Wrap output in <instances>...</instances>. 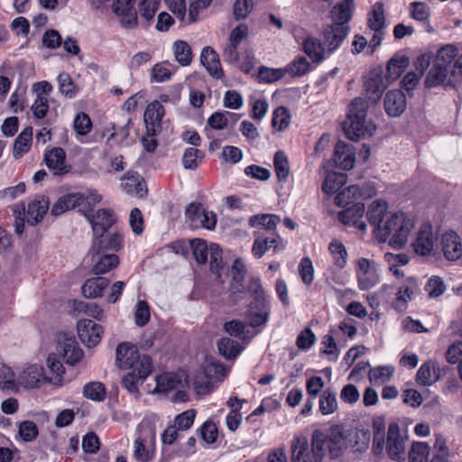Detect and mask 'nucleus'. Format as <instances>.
Masks as SVG:
<instances>
[{
	"label": "nucleus",
	"mask_w": 462,
	"mask_h": 462,
	"mask_svg": "<svg viewBox=\"0 0 462 462\" xmlns=\"http://www.w3.org/2000/svg\"><path fill=\"white\" fill-rule=\"evenodd\" d=\"M382 94V88H366L365 97H357L351 102L343 123V130L348 139L358 141L374 134L376 126L366 118V112L369 105L376 103Z\"/></svg>",
	"instance_id": "nucleus-1"
},
{
	"label": "nucleus",
	"mask_w": 462,
	"mask_h": 462,
	"mask_svg": "<svg viewBox=\"0 0 462 462\" xmlns=\"http://www.w3.org/2000/svg\"><path fill=\"white\" fill-rule=\"evenodd\" d=\"M413 228L414 220L411 217L403 212H393L386 215L376 235L380 242L389 241L392 246L402 248Z\"/></svg>",
	"instance_id": "nucleus-2"
},
{
	"label": "nucleus",
	"mask_w": 462,
	"mask_h": 462,
	"mask_svg": "<svg viewBox=\"0 0 462 462\" xmlns=\"http://www.w3.org/2000/svg\"><path fill=\"white\" fill-rule=\"evenodd\" d=\"M326 438L323 432L316 430L312 435L311 449L306 437H297L291 444V462H321L324 456Z\"/></svg>",
	"instance_id": "nucleus-3"
},
{
	"label": "nucleus",
	"mask_w": 462,
	"mask_h": 462,
	"mask_svg": "<svg viewBox=\"0 0 462 462\" xmlns=\"http://www.w3.org/2000/svg\"><path fill=\"white\" fill-rule=\"evenodd\" d=\"M356 274L361 291L370 290L380 282L379 265L373 259L359 258L356 262Z\"/></svg>",
	"instance_id": "nucleus-4"
},
{
	"label": "nucleus",
	"mask_w": 462,
	"mask_h": 462,
	"mask_svg": "<svg viewBox=\"0 0 462 462\" xmlns=\"http://www.w3.org/2000/svg\"><path fill=\"white\" fill-rule=\"evenodd\" d=\"M406 440V431L402 433L399 425L396 422H392L388 427L386 441V451L392 460L404 459Z\"/></svg>",
	"instance_id": "nucleus-5"
},
{
	"label": "nucleus",
	"mask_w": 462,
	"mask_h": 462,
	"mask_svg": "<svg viewBox=\"0 0 462 462\" xmlns=\"http://www.w3.org/2000/svg\"><path fill=\"white\" fill-rule=\"evenodd\" d=\"M56 349L63 360L70 365L79 363L84 355L76 338L68 333H60L57 336Z\"/></svg>",
	"instance_id": "nucleus-6"
},
{
	"label": "nucleus",
	"mask_w": 462,
	"mask_h": 462,
	"mask_svg": "<svg viewBox=\"0 0 462 462\" xmlns=\"http://www.w3.org/2000/svg\"><path fill=\"white\" fill-rule=\"evenodd\" d=\"M411 245L415 254L420 256H429L434 252L437 247V236L430 223L421 224Z\"/></svg>",
	"instance_id": "nucleus-7"
},
{
	"label": "nucleus",
	"mask_w": 462,
	"mask_h": 462,
	"mask_svg": "<svg viewBox=\"0 0 462 462\" xmlns=\"http://www.w3.org/2000/svg\"><path fill=\"white\" fill-rule=\"evenodd\" d=\"M152 372V359L144 356L139 363V366L125 374L122 379L123 386L131 393L138 392L137 384L143 383Z\"/></svg>",
	"instance_id": "nucleus-8"
},
{
	"label": "nucleus",
	"mask_w": 462,
	"mask_h": 462,
	"mask_svg": "<svg viewBox=\"0 0 462 462\" xmlns=\"http://www.w3.org/2000/svg\"><path fill=\"white\" fill-rule=\"evenodd\" d=\"M135 0H115L112 10L120 18L121 25L126 30L138 26L137 12L134 8Z\"/></svg>",
	"instance_id": "nucleus-9"
},
{
	"label": "nucleus",
	"mask_w": 462,
	"mask_h": 462,
	"mask_svg": "<svg viewBox=\"0 0 462 462\" xmlns=\"http://www.w3.org/2000/svg\"><path fill=\"white\" fill-rule=\"evenodd\" d=\"M349 32L348 25H341L340 23H334L328 25L324 28L322 33L323 44L328 53L337 50Z\"/></svg>",
	"instance_id": "nucleus-10"
},
{
	"label": "nucleus",
	"mask_w": 462,
	"mask_h": 462,
	"mask_svg": "<svg viewBox=\"0 0 462 462\" xmlns=\"http://www.w3.org/2000/svg\"><path fill=\"white\" fill-rule=\"evenodd\" d=\"M440 246L444 257L448 261L462 258V239L454 231H447L440 236Z\"/></svg>",
	"instance_id": "nucleus-11"
},
{
	"label": "nucleus",
	"mask_w": 462,
	"mask_h": 462,
	"mask_svg": "<svg viewBox=\"0 0 462 462\" xmlns=\"http://www.w3.org/2000/svg\"><path fill=\"white\" fill-rule=\"evenodd\" d=\"M77 328L80 340L88 347L95 346L100 342L103 334L102 326L91 319H82L78 322Z\"/></svg>",
	"instance_id": "nucleus-12"
},
{
	"label": "nucleus",
	"mask_w": 462,
	"mask_h": 462,
	"mask_svg": "<svg viewBox=\"0 0 462 462\" xmlns=\"http://www.w3.org/2000/svg\"><path fill=\"white\" fill-rule=\"evenodd\" d=\"M145 355H140L138 350L127 344L121 343L116 347V364L121 369L132 368V370L139 366Z\"/></svg>",
	"instance_id": "nucleus-13"
},
{
	"label": "nucleus",
	"mask_w": 462,
	"mask_h": 462,
	"mask_svg": "<svg viewBox=\"0 0 462 462\" xmlns=\"http://www.w3.org/2000/svg\"><path fill=\"white\" fill-rule=\"evenodd\" d=\"M164 116L162 105L155 100L150 103L143 115L146 131L152 135H157L162 131V119Z\"/></svg>",
	"instance_id": "nucleus-14"
},
{
	"label": "nucleus",
	"mask_w": 462,
	"mask_h": 462,
	"mask_svg": "<svg viewBox=\"0 0 462 462\" xmlns=\"http://www.w3.org/2000/svg\"><path fill=\"white\" fill-rule=\"evenodd\" d=\"M123 238L117 234H99L95 236L89 253H115L121 249Z\"/></svg>",
	"instance_id": "nucleus-15"
},
{
	"label": "nucleus",
	"mask_w": 462,
	"mask_h": 462,
	"mask_svg": "<svg viewBox=\"0 0 462 462\" xmlns=\"http://www.w3.org/2000/svg\"><path fill=\"white\" fill-rule=\"evenodd\" d=\"M254 300L251 302L250 326L257 327L264 324L269 316V305L265 292L253 295Z\"/></svg>",
	"instance_id": "nucleus-16"
},
{
	"label": "nucleus",
	"mask_w": 462,
	"mask_h": 462,
	"mask_svg": "<svg viewBox=\"0 0 462 462\" xmlns=\"http://www.w3.org/2000/svg\"><path fill=\"white\" fill-rule=\"evenodd\" d=\"M384 109L390 116H399L406 109L407 97L402 88H393L384 97Z\"/></svg>",
	"instance_id": "nucleus-17"
},
{
	"label": "nucleus",
	"mask_w": 462,
	"mask_h": 462,
	"mask_svg": "<svg viewBox=\"0 0 462 462\" xmlns=\"http://www.w3.org/2000/svg\"><path fill=\"white\" fill-rule=\"evenodd\" d=\"M333 160L337 167L344 171L351 170L356 162V155L352 145L338 141L335 145Z\"/></svg>",
	"instance_id": "nucleus-18"
},
{
	"label": "nucleus",
	"mask_w": 462,
	"mask_h": 462,
	"mask_svg": "<svg viewBox=\"0 0 462 462\" xmlns=\"http://www.w3.org/2000/svg\"><path fill=\"white\" fill-rule=\"evenodd\" d=\"M94 262L92 271L95 274H104L119 265V257L115 253H89Z\"/></svg>",
	"instance_id": "nucleus-19"
},
{
	"label": "nucleus",
	"mask_w": 462,
	"mask_h": 462,
	"mask_svg": "<svg viewBox=\"0 0 462 462\" xmlns=\"http://www.w3.org/2000/svg\"><path fill=\"white\" fill-rule=\"evenodd\" d=\"M365 210L364 203L356 202L352 207L340 211L337 217L344 225L355 226L361 230H365L366 225L362 221Z\"/></svg>",
	"instance_id": "nucleus-20"
},
{
	"label": "nucleus",
	"mask_w": 462,
	"mask_h": 462,
	"mask_svg": "<svg viewBox=\"0 0 462 462\" xmlns=\"http://www.w3.org/2000/svg\"><path fill=\"white\" fill-rule=\"evenodd\" d=\"M87 217L92 225L95 236L106 233L116 221L113 212L106 208L98 209L95 215H88Z\"/></svg>",
	"instance_id": "nucleus-21"
},
{
	"label": "nucleus",
	"mask_w": 462,
	"mask_h": 462,
	"mask_svg": "<svg viewBox=\"0 0 462 462\" xmlns=\"http://www.w3.org/2000/svg\"><path fill=\"white\" fill-rule=\"evenodd\" d=\"M50 201L46 197L38 196L28 204L26 221L31 225L39 223L47 213Z\"/></svg>",
	"instance_id": "nucleus-22"
},
{
	"label": "nucleus",
	"mask_w": 462,
	"mask_h": 462,
	"mask_svg": "<svg viewBox=\"0 0 462 462\" xmlns=\"http://www.w3.org/2000/svg\"><path fill=\"white\" fill-rule=\"evenodd\" d=\"M84 200V194L81 193H70L64 195L53 204L51 213L53 216H60L67 210L81 207Z\"/></svg>",
	"instance_id": "nucleus-23"
},
{
	"label": "nucleus",
	"mask_w": 462,
	"mask_h": 462,
	"mask_svg": "<svg viewBox=\"0 0 462 462\" xmlns=\"http://www.w3.org/2000/svg\"><path fill=\"white\" fill-rule=\"evenodd\" d=\"M43 380H45L43 368L37 365L26 367L17 379L18 383L25 388L39 387Z\"/></svg>",
	"instance_id": "nucleus-24"
},
{
	"label": "nucleus",
	"mask_w": 462,
	"mask_h": 462,
	"mask_svg": "<svg viewBox=\"0 0 462 462\" xmlns=\"http://www.w3.org/2000/svg\"><path fill=\"white\" fill-rule=\"evenodd\" d=\"M200 62L211 76L217 79L222 76L223 71L218 54L213 48L207 46L202 49Z\"/></svg>",
	"instance_id": "nucleus-25"
},
{
	"label": "nucleus",
	"mask_w": 462,
	"mask_h": 462,
	"mask_svg": "<svg viewBox=\"0 0 462 462\" xmlns=\"http://www.w3.org/2000/svg\"><path fill=\"white\" fill-rule=\"evenodd\" d=\"M410 60L405 55H394L387 63L385 80L387 85L393 84L400 78L409 66Z\"/></svg>",
	"instance_id": "nucleus-26"
},
{
	"label": "nucleus",
	"mask_w": 462,
	"mask_h": 462,
	"mask_svg": "<svg viewBox=\"0 0 462 462\" xmlns=\"http://www.w3.org/2000/svg\"><path fill=\"white\" fill-rule=\"evenodd\" d=\"M121 187L127 194L143 198L146 195L147 190L143 188V184L137 172L129 171L122 178Z\"/></svg>",
	"instance_id": "nucleus-27"
},
{
	"label": "nucleus",
	"mask_w": 462,
	"mask_h": 462,
	"mask_svg": "<svg viewBox=\"0 0 462 462\" xmlns=\"http://www.w3.org/2000/svg\"><path fill=\"white\" fill-rule=\"evenodd\" d=\"M108 284L109 281L105 277L89 278L81 287L82 294L88 299L100 298L103 296V291Z\"/></svg>",
	"instance_id": "nucleus-28"
},
{
	"label": "nucleus",
	"mask_w": 462,
	"mask_h": 462,
	"mask_svg": "<svg viewBox=\"0 0 462 462\" xmlns=\"http://www.w3.org/2000/svg\"><path fill=\"white\" fill-rule=\"evenodd\" d=\"M388 205L383 200H374L371 203L367 210V219L369 223L375 226L376 233L380 230V225L385 220Z\"/></svg>",
	"instance_id": "nucleus-29"
},
{
	"label": "nucleus",
	"mask_w": 462,
	"mask_h": 462,
	"mask_svg": "<svg viewBox=\"0 0 462 462\" xmlns=\"http://www.w3.org/2000/svg\"><path fill=\"white\" fill-rule=\"evenodd\" d=\"M232 282L230 291L233 294H240L245 292V287L244 284L246 268L244 263L240 259H236L232 266Z\"/></svg>",
	"instance_id": "nucleus-30"
},
{
	"label": "nucleus",
	"mask_w": 462,
	"mask_h": 462,
	"mask_svg": "<svg viewBox=\"0 0 462 462\" xmlns=\"http://www.w3.org/2000/svg\"><path fill=\"white\" fill-rule=\"evenodd\" d=\"M32 127H25L15 138L14 143L13 155L15 159L21 158L27 153L32 146Z\"/></svg>",
	"instance_id": "nucleus-31"
},
{
	"label": "nucleus",
	"mask_w": 462,
	"mask_h": 462,
	"mask_svg": "<svg viewBox=\"0 0 462 462\" xmlns=\"http://www.w3.org/2000/svg\"><path fill=\"white\" fill-rule=\"evenodd\" d=\"M44 161L47 167L53 171L54 174L64 173L65 169V152L62 148H53L48 151L44 155Z\"/></svg>",
	"instance_id": "nucleus-32"
},
{
	"label": "nucleus",
	"mask_w": 462,
	"mask_h": 462,
	"mask_svg": "<svg viewBox=\"0 0 462 462\" xmlns=\"http://www.w3.org/2000/svg\"><path fill=\"white\" fill-rule=\"evenodd\" d=\"M182 386L181 377L173 373H164L156 377L157 393H166L171 390H178Z\"/></svg>",
	"instance_id": "nucleus-33"
},
{
	"label": "nucleus",
	"mask_w": 462,
	"mask_h": 462,
	"mask_svg": "<svg viewBox=\"0 0 462 462\" xmlns=\"http://www.w3.org/2000/svg\"><path fill=\"white\" fill-rule=\"evenodd\" d=\"M440 378L439 368L430 362L424 363L417 372L418 383L427 386L431 385Z\"/></svg>",
	"instance_id": "nucleus-34"
},
{
	"label": "nucleus",
	"mask_w": 462,
	"mask_h": 462,
	"mask_svg": "<svg viewBox=\"0 0 462 462\" xmlns=\"http://www.w3.org/2000/svg\"><path fill=\"white\" fill-rule=\"evenodd\" d=\"M323 436L326 438L324 443V451L328 449L331 457H338L344 440V436L341 430L338 427H336L331 430L329 434L323 433Z\"/></svg>",
	"instance_id": "nucleus-35"
},
{
	"label": "nucleus",
	"mask_w": 462,
	"mask_h": 462,
	"mask_svg": "<svg viewBox=\"0 0 462 462\" xmlns=\"http://www.w3.org/2000/svg\"><path fill=\"white\" fill-rule=\"evenodd\" d=\"M279 239V236H257L253 245V254L257 258H261L271 248H273V251H276L278 248Z\"/></svg>",
	"instance_id": "nucleus-36"
},
{
	"label": "nucleus",
	"mask_w": 462,
	"mask_h": 462,
	"mask_svg": "<svg viewBox=\"0 0 462 462\" xmlns=\"http://www.w3.org/2000/svg\"><path fill=\"white\" fill-rule=\"evenodd\" d=\"M172 51L175 60L181 66H188L192 60V50L189 44L181 40L174 42Z\"/></svg>",
	"instance_id": "nucleus-37"
},
{
	"label": "nucleus",
	"mask_w": 462,
	"mask_h": 462,
	"mask_svg": "<svg viewBox=\"0 0 462 462\" xmlns=\"http://www.w3.org/2000/svg\"><path fill=\"white\" fill-rule=\"evenodd\" d=\"M368 26L373 31H383L385 27V15L383 4L376 2L368 14Z\"/></svg>",
	"instance_id": "nucleus-38"
},
{
	"label": "nucleus",
	"mask_w": 462,
	"mask_h": 462,
	"mask_svg": "<svg viewBox=\"0 0 462 462\" xmlns=\"http://www.w3.org/2000/svg\"><path fill=\"white\" fill-rule=\"evenodd\" d=\"M285 77L286 70H284L283 68L273 69L266 66H261L256 75L258 83L260 84H273Z\"/></svg>",
	"instance_id": "nucleus-39"
},
{
	"label": "nucleus",
	"mask_w": 462,
	"mask_h": 462,
	"mask_svg": "<svg viewBox=\"0 0 462 462\" xmlns=\"http://www.w3.org/2000/svg\"><path fill=\"white\" fill-rule=\"evenodd\" d=\"M360 187L358 185H351L338 191L335 197V203L339 207H346L353 203L358 197H362Z\"/></svg>",
	"instance_id": "nucleus-40"
},
{
	"label": "nucleus",
	"mask_w": 462,
	"mask_h": 462,
	"mask_svg": "<svg viewBox=\"0 0 462 462\" xmlns=\"http://www.w3.org/2000/svg\"><path fill=\"white\" fill-rule=\"evenodd\" d=\"M36 99L32 106V110L35 117L43 118L47 115L49 106L47 97L51 88H35Z\"/></svg>",
	"instance_id": "nucleus-41"
},
{
	"label": "nucleus",
	"mask_w": 462,
	"mask_h": 462,
	"mask_svg": "<svg viewBox=\"0 0 462 462\" xmlns=\"http://www.w3.org/2000/svg\"><path fill=\"white\" fill-rule=\"evenodd\" d=\"M326 47L323 42L314 37H308L304 42V51L313 60L319 61L325 58Z\"/></svg>",
	"instance_id": "nucleus-42"
},
{
	"label": "nucleus",
	"mask_w": 462,
	"mask_h": 462,
	"mask_svg": "<svg viewBox=\"0 0 462 462\" xmlns=\"http://www.w3.org/2000/svg\"><path fill=\"white\" fill-rule=\"evenodd\" d=\"M346 182V175L341 172L331 171L326 176L322 189L327 194H333L338 191Z\"/></svg>",
	"instance_id": "nucleus-43"
},
{
	"label": "nucleus",
	"mask_w": 462,
	"mask_h": 462,
	"mask_svg": "<svg viewBox=\"0 0 462 462\" xmlns=\"http://www.w3.org/2000/svg\"><path fill=\"white\" fill-rule=\"evenodd\" d=\"M374 439L373 452L374 455H382L385 444V426L383 420H375L373 423Z\"/></svg>",
	"instance_id": "nucleus-44"
},
{
	"label": "nucleus",
	"mask_w": 462,
	"mask_h": 462,
	"mask_svg": "<svg viewBox=\"0 0 462 462\" xmlns=\"http://www.w3.org/2000/svg\"><path fill=\"white\" fill-rule=\"evenodd\" d=\"M217 348L219 353L226 359L236 357L242 350L239 343L229 337L219 339L217 341Z\"/></svg>",
	"instance_id": "nucleus-45"
},
{
	"label": "nucleus",
	"mask_w": 462,
	"mask_h": 462,
	"mask_svg": "<svg viewBox=\"0 0 462 462\" xmlns=\"http://www.w3.org/2000/svg\"><path fill=\"white\" fill-rule=\"evenodd\" d=\"M190 248L192 249L193 256L196 262L199 264H204L208 261L209 254V246L203 239L195 238L189 241Z\"/></svg>",
	"instance_id": "nucleus-46"
},
{
	"label": "nucleus",
	"mask_w": 462,
	"mask_h": 462,
	"mask_svg": "<svg viewBox=\"0 0 462 462\" xmlns=\"http://www.w3.org/2000/svg\"><path fill=\"white\" fill-rule=\"evenodd\" d=\"M273 164L278 180L285 181L290 174V166L288 158L282 151L275 152Z\"/></svg>",
	"instance_id": "nucleus-47"
},
{
	"label": "nucleus",
	"mask_w": 462,
	"mask_h": 462,
	"mask_svg": "<svg viewBox=\"0 0 462 462\" xmlns=\"http://www.w3.org/2000/svg\"><path fill=\"white\" fill-rule=\"evenodd\" d=\"M280 217L273 214H262L255 215L250 217L249 224L252 227L263 226L267 230H273L276 228Z\"/></svg>",
	"instance_id": "nucleus-48"
},
{
	"label": "nucleus",
	"mask_w": 462,
	"mask_h": 462,
	"mask_svg": "<svg viewBox=\"0 0 462 462\" xmlns=\"http://www.w3.org/2000/svg\"><path fill=\"white\" fill-rule=\"evenodd\" d=\"M83 395L85 398L92 401H103L106 395V387L100 382L88 383L83 387Z\"/></svg>",
	"instance_id": "nucleus-49"
},
{
	"label": "nucleus",
	"mask_w": 462,
	"mask_h": 462,
	"mask_svg": "<svg viewBox=\"0 0 462 462\" xmlns=\"http://www.w3.org/2000/svg\"><path fill=\"white\" fill-rule=\"evenodd\" d=\"M351 15L350 5L347 1L337 4L331 10L334 23L346 25V23L351 19Z\"/></svg>",
	"instance_id": "nucleus-50"
},
{
	"label": "nucleus",
	"mask_w": 462,
	"mask_h": 462,
	"mask_svg": "<svg viewBox=\"0 0 462 462\" xmlns=\"http://www.w3.org/2000/svg\"><path fill=\"white\" fill-rule=\"evenodd\" d=\"M328 250L333 255L335 264L344 268L346 264L347 252L343 243L334 239L330 242Z\"/></svg>",
	"instance_id": "nucleus-51"
},
{
	"label": "nucleus",
	"mask_w": 462,
	"mask_h": 462,
	"mask_svg": "<svg viewBox=\"0 0 462 462\" xmlns=\"http://www.w3.org/2000/svg\"><path fill=\"white\" fill-rule=\"evenodd\" d=\"M337 408L336 393L326 390L319 398V411L323 415L333 413Z\"/></svg>",
	"instance_id": "nucleus-52"
},
{
	"label": "nucleus",
	"mask_w": 462,
	"mask_h": 462,
	"mask_svg": "<svg viewBox=\"0 0 462 462\" xmlns=\"http://www.w3.org/2000/svg\"><path fill=\"white\" fill-rule=\"evenodd\" d=\"M448 70L442 64H434L428 74L426 87H436L443 83L447 77Z\"/></svg>",
	"instance_id": "nucleus-53"
},
{
	"label": "nucleus",
	"mask_w": 462,
	"mask_h": 462,
	"mask_svg": "<svg viewBox=\"0 0 462 462\" xmlns=\"http://www.w3.org/2000/svg\"><path fill=\"white\" fill-rule=\"evenodd\" d=\"M416 290V283L413 280L408 282V284L402 286L398 291L394 308L402 310L405 308V303L412 299V295Z\"/></svg>",
	"instance_id": "nucleus-54"
},
{
	"label": "nucleus",
	"mask_w": 462,
	"mask_h": 462,
	"mask_svg": "<svg viewBox=\"0 0 462 462\" xmlns=\"http://www.w3.org/2000/svg\"><path fill=\"white\" fill-rule=\"evenodd\" d=\"M430 446L426 442H414L409 452L410 462H428Z\"/></svg>",
	"instance_id": "nucleus-55"
},
{
	"label": "nucleus",
	"mask_w": 462,
	"mask_h": 462,
	"mask_svg": "<svg viewBox=\"0 0 462 462\" xmlns=\"http://www.w3.org/2000/svg\"><path fill=\"white\" fill-rule=\"evenodd\" d=\"M122 125H116V124H112L109 130L112 131L110 135L107 138V142H110L114 139H118V143L121 144L123 141L126 140L129 136V129L130 125L132 124V120L130 117H126L123 120Z\"/></svg>",
	"instance_id": "nucleus-56"
},
{
	"label": "nucleus",
	"mask_w": 462,
	"mask_h": 462,
	"mask_svg": "<svg viewBox=\"0 0 462 462\" xmlns=\"http://www.w3.org/2000/svg\"><path fill=\"white\" fill-rule=\"evenodd\" d=\"M310 62L304 57H300L295 60L292 63L284 67L286 70V76L289 75L291 78L300 77L304 75L310 69Z\"/></svg>",
	"instance_id": "nucleus-57"
},
{
	"label": "nucleus",
	"mask_w": 462,
	"mask_h": 462,
	"mask_svg": "<svg viewBox=\"0 0 462 462\" xmlns=\"http://www.w3.org/2000/svg\"><path fill=\"white\" fill-rule=\"evenodd\" d=\"M254 0H236L233 6V14L236 21L245 19L254 9Z\"/></svg>",
	"instance_id": "nucleus-58"
},
{
	"label": "nucleus",
	"mask_w": 462,
	"mask_h": 462,
	"mask_svg": "<svg viewBox=\"0 0 462 462\" xmlns=\"http://www.w3.org/2000/svg\"><path fill=\"white\" fill-rule=\"evenodd\" d=\"M203 158V152L196 148H188L182 156V163L185 169L195 170Z\"/></svg>",
	"instance_id": "nucleus-59"
},
{
	"label": "nucleus",
	"mask_w": 462,
	"mask_h": 462,
	"mask_svg": "<svg viewBox=\"0 0 462 462\" xmlns=\"http://www.w3.org/2000/svg\"><path fill=\"white\" fill-rule=\"evenodd\" d=\"M209 266L212 273L220 276L219 272L223 268L222 250L217 244L209 245Z\"/></svg>",
	"instance_id": "nucleus-60"
},
{
	"label": "nucleus",
	"mask_w": 462,
	"mask_h": 462,
	"mask_svg": "<svg viewBox=\"0 0 462 462\" xmlns=\"http://www.w3.org/2000/svg\"><path fill=\"white\" fill-rule=\"evenodd\" d=\"M411 16L420 22L428 21L430 15V7L423 2H412L410 5Z\"/></svg>",
	"instance_id": "nucleus-61"
},
{
	"label": "nucleus",
	"mask_w": 462,
	"mask_h": 462,
	"mask_svg": "<svg viewBox=\"0 0 462 462\" xmlns=\"http://www.w3.org/2000/svg\"><path fill=\"white\" fill-rule=\"evenodd\" d=\"M150 308L145 300H139L135 307L134 322L137 326L143 327L150 320Z\"/></svg>",
	"instance_id": "nucleus-62"
},
{
	"label": "nucleus",
	"mask_w": 462,
	"mask_h": 462,
	"mask_svg": "<svg viewBox=\"0 0 462 462\" xmlns=\"http://www.w3.org/2000/svg\"><path fill=\"white\" fill-rule=\"evenodd\" d=\"M18 432L23 441L29 442L37 438L38 428L33 421L25 420L20 423Z\"/></svg>",
	"instance_id": "nucleus-63"
},
{
	"label": "nucleus",
	"mask_w": 462,
	"mask_h": 462,
	"mask_svg": "<svg viewBox=\"0 0 462 462\" xmlns=\"http://www.w3.org/2000/svg\"><path fill=\"white\" fill-rule=\"evenodd\" d=\"M74 129L78 134L86 135L92 129V122L88 114L81 112L74 119Z\"/></svg>",
	"instance_id": "nucleus-64"
}]
</instances>
